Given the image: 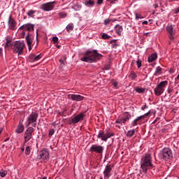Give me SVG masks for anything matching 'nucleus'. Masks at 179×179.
<instances>
[{"label":"nucleus","instance_id":"obj_26","mask_svg":"<svg viewBox=\"0 0 179 179\" xmlns=\"http://www.w3.org/2000/svg\"><path fill=\"white\" fill-rule=\"evenodd\" d=\"M36 13H37V10H29L27 11V15L29 17L34 18V15H36Z\"/></svg>","mask_w":179,"mask_h":179},{"label":"nucleus","instance_id":"obj_47","mask_svg":"<svg viewBox=\"0 0 179 179\" xmlns=\"http://www.w3.org/2000/svg\"><path fill=\"white\" fill-rule=\"evenodd\" d=\"M179 13V7L178 8H176L174 10V13L177 14Z\"/></svg>","mask_w":179,"mask_h":179},{"label":"nucleus","instance_id":"obj_7","mask_svg":"<svg viewBox=\"0 0 179 179\" xmlns=\"http://www.w3.org/2000/svg\"><path fill=\"white\" fill-rule=\"evenodd\" d=\"M24 46L25 45L23 42L17 41L13 44V52L18 55H22V54H23V48H24Z\"/></svg>","mask_w":179,"mask_h":179},{"label":"nucleus","instance_id":"obj_17","mask_svg":"<svg viewBox=\"0 0 179 179\" xmlns=\"http://www.w3.org/2000/svg\"><path fill=\"white\" fill-rule=\"evenodd\" d=\"M34 37L33 35L30 34H27L25 40L27 41V44L28 45V50L29 51H31V48L33 47V40H34Z\"/></svg>","mask_w":179,"mask_h":179},{"label":"nucleus","instance_id":"obj_3","mask_svg":"<svg viewBox=\"0 0 179 179\" xmlns=\"http://www.w3.org/2000/svg\"><path fill=\"white\" fill-rule=\"evenodd\" d=\"M115 135V134L110 131V129H106V131H99L96 137L98 138V139H101V141H103V142H107V141H108L110 138L114 136Z\"/></svg>","mask_w":179,"mask_h":179},{"label":"nucleus","instance_id":"obj_42","mask_svg":"<svg viewBox=\"0 0 179 179\" xmlns=\"http://www.w3.org/2000/svg\"><path fill=\"white\" fill-rule=\"evenodd\" d=\"M136 19L138 20V19H143V17L141 16V15L136 14Z\"/></svg>","mask_w":179,"mask_h":179},{"label":"nucleus","instance_id":"obj_18","mask_svg":"<svg viewBox=\"0 0 179 179\" xmlns=\"http://www.w3.org/2000/svg\"><path fill=\"white\" fill-rule=\"evenodd\" d=\"M84 119L85 113H81L73 117L71 120V122L72 124H78V122H79L80 121H83Z\"/></svg>","mask_w":179,"mask_h":179},{"label":"nucleus","instance_id":"obj_16","mask_svg":"<svg viewBox=\"0 0 179 179\" xmlns=\"http://www.w3.org/2000/svg\"><path fill=\"white\" fill-rule=\"evenodd\" d=\"M8 29L10 30H15L16 29V20L12 17V15H9L8 20Z\"/></svg>","mask_w":179,"mask_h":179},{"label":"nucleus","instance_id":"obj_56","mask_svg":"<svg viewBox=\"0 0 179 179\" xmlns=\"http://www.w3.org/2000/svg\"><path fill=\"white\" fill-rule=\"evenodd\" d=\"M57 48H61V45H57Z\"/></svg>","mask_w":179,"mask_h":179},{"label":"nucleus","instance_id":"obj_51","mask_svg":"<svg viewBox=\"0 0 179 179\" xmlns=\"http://www.w3.org/2000/svg\"><path fill=\"white\" fill-rule=\"evenodd\" d=\"M2 131H3V128L1 127L0 128V135H1V134H2Z\"/></svg>","mask_w":179,"mask_h":179},{"label":"nucleus","instance_id":"obj_60","mask_svg":"<svg viewBox=\"0 0 179 179\" xmlns=\"http://www.w3.org/2000/svg\"><path fill=\"white\" fill-rule=\"evenodd\" d=\"M59 61H60V62H62H62H64V61H62V59H60Z\"/></svg>","mask_w":179,"mask_h":179},{"label":"nucleus","instance_id":"obj_33","mask_svg":"<svg viewBox=\"0 0 179 179\" xmlns=\"http://www.w3.org/2000/svg\"><path fill=\"white\" fill-rule=\"evenodd\" d=\"M101 37L103 40H108V38H111V36L110 35H108L106 33H103Z\"/></svg>","mask_w":179,"mask_h":179},{"label":"nucleus","instance_id":"obj_39","mask_svg":"<svg viewBox=\"0 0 179 179\" xmlns=\"http://www.w3.org/2000/svg\"><path fill=\"white\" fill-rule=\"evenodd\" d=\"M58 15L62 19H64V17H66V13H59Z\"/></svg>","mask_w":179,"mask_h":179},{"label":"nucleus","instance_id":"obj_35","mask_svg":"<svg viewBox=\"0 0 179 179\" xmlns=\"http://www.w3.org/2000/svg\"><path fill=\"white\" fill-rule=\"evenodd\" d=\"M54 134H55V129H51L49 131V133H48V136H49V138H51V136H52V135H54Z\"/></svg>","mask_w":179,"mask_h":179},{"label":"nucleus","instance_id":"obj_59","mask_svg":"<svg viewBox=\"0 0 179 179\" xmlns=\"http://www.w3.org/2000/svg\"><path fill=\"white\" fill-rule=\"evenodd\" d=\"M42 179H47V177L44 176Z\"/></svg>","mask_w":179,"mask_h":179},{"label":"nucleus","instance_id":"obj_52","mask_svg":"<svg viewBox=\"0 0 179 179\" xmlns=\"http://www.w3.org/2000/svg\"><path fill=\"white\" fill-rule=\"evenodd\" d=\"M115 123L116 124H121V122H120V120H116Z\"/></svg>","mask_w":179,"mask_h":179},{"label":"nucleus","instance_id":"obj_50","mask_svg":"<svg viewBox=\"0 0 179 179\" xmlns=\"http://www.w3.org/2000/svg\"><path fill=\"white\" fill-rule=\"evenodd\" d=\"M159 120V117H157L155 120H154V122H152V124H156V122H157V120Z\"/></svg>","mask_w":179,"mask_h":179},{"label":"nucleus","instance_id":"obj_62","mask_svg":"<svg viewBox=\"0 0 179 179\" xmlns=\"http://www.w3.org/2000/svg\"><path fill=\"white\" fill-rule=\"evenodd\" d=\"M107 1H117V0H107Z\"/></svg>","mask_w":179,"mask_h":179},{"label":"nucleus","instance_id":"obj_30","mask_svg":"<svg viewBox=\"0 0 179 179\" xmlns=\"http://www.w3.org/2000/svg\"><path fill=\"white\" fill-rule=\"evenodd\" d=\"M138 75H136V73H135V71H131L129 78H130V79H131V80H134V79H136Z\"/></svg>","mask_w":179,"mask_h":179},{"label":"nucleus","instance_id":"obj_57","mask_svg":"<svg viewBox=\"0 0 179 179\" xmlns=\"http://www.w3.org/2000/svg\"><path fill=\"white\" fill-rule=\"evenodd\" d=\"M1 24H3V27H5V22H1Z\"/></svg>","mask_w":179,"mask_h":179},{"label":"nucleus","instance_id":"obj_12","mask_svg":"<svg viewBox=\"0 0 179 179\" xmlns=\"http://www.w3.org/2000/svg\"><path fill=\"white\" fill-rule=\"evenodd\" d=\"M90 152L97 153L98 155H103L104 152V146L99 144H94L90 148Z\"/></svg>","mask_w":179,"mask_h":179},{"label":"nucleus","instance_id":"obj_48","mask_svg":"<svg viewBox=\"0 0 179 179\" xmlns=\"http://www.w3.org/2000/svg\"><path fill=\"white\" fill-rule=\"evenodd\" d=\"M113 86L114 87H117V86H118V83H113Z\"/></svg>","mask_w":179,"mask_h":179},{"label":"nucleus","instance_id":"obj_63","mask_svg":"<svg viewBox=\"0 0 179 179\" xmlns=\"http://www.w3.org/2000/svg\"><path fill=\"white\" fill-rule=\"evenodd\" d=\"M36 38H38V35H36Z\"/></svg>","mask_w":179,"mask_h":179},{"label":"nucleus","instance_id":"obj_14","mask_svg":"<svg viewBox=\"0 0 179 179\" xmlns=\"http://www.w3.org/2000/svg\"><path fill=\"white\" fill-rule=\"evenodd\" d=\"M19 30H23V34H24V31H33L34 30V24L31 23L24 24L19 28Z\"/></svg>","mask_w":179,"mask_h":179},{"label":"nucleus","instance_id":"obj_27","mask_svg":"<svg viewBox=\"0 0 179 179\" xmlns=\"http://www.w3.org/2000/svg\"><path fill=\"white\" fill-rule=\"evenodd\" d=\"M162 71H163V69L160 66H157L154 73L155 76H159V75H162Z\"/></svg>","mask_w":179,"mask_h":179},{"label":"nucleus","instance_id":"obj_1","mask_svg":"<svg viewBox=\"0 0 179 179\" xmlns=\"http://www.w3.org/2000/svg\"><path fill=\"white\" fill-rule=\"evenodd\" d=\"M103 57V55L97 52V50H88L85 52L84 57L81 58L83 62H88L89 64H93L96 62L99 58Z\"/></svg>","mask_w":179,"mask_h":179},{"label":"nucleus","instance_id":"obj_9","mask_svg":"<svg viewBox=\"0 0 179 179\" xmlns=\"http://www.w3.org/2000/svg\"><path fill=\"white\" fill-rule=\"evenodd\" d=\"M176 25L174 24H169L166 27V30L167 31L168 34H169V38L171 40V41H174V40L176 39V37H174V36H176Z\"/></svg>","mask_w":179,"mask_h":179},{"label":"nucleus","instance_id":"obj_36","mask_svg":"<svg viewBox=\"0 0 179 179\" xmlns=\"http://www.w3.org/2000/svg\"><path fill=\"white\" fill-rule=\"evenodd\" d=\"M6 174H8V171H6L1 170L0 171V177L3 178L6 176Z\"/></svg>","mask_w":179,"mask_h":179},{"label":"nucleus","instance_id":"obj_31","mask_svg":"<svg viewBox=\"0 0 179 179\" xmlns=\"http://www.w3.org/2000/svg\"><path fill=\"white\" fill-rule=\"evenodd\" d=\"M68 33H70V31H72L73 30V24L71 23L69 24L66 27Z\"/></svg>","mask_w":179,"mask_h":179},{"label":"nucleus","instance_id":"obj_29","mask_svg":"<svg viewBox=\"0 0 179 179\" xmlns=\"http://www.w3.org/2000/svg\"><path fill=\"white\" fill-rule=\"evenodd\" d=\"M135 135V129L127 131V136L128 138H132Z\"/></svg>","mask_w":179,"mask_h":179},{"label":"nucleus","instance_id":"obj_38","mask_svg":"<svg viewBox=\"0 0 179 179\" xmlns=\"http://www.w3.org/2000/svg\"><path fill=\"white\" fill-rule=\"evenodd\" d=\"M52 41H53L54 44H58V37L57 36H53Z\"/></svg>","mask_w":179,"mask_h":179},{"label":"nucleus","instance_id":"obj_19","mask_svg":"<svg viewBox=\"0 0 179 179\" xmlns=\"http://www.w3.org/2000/svg\"><path fill=\"white\" fill-rule=\"evenodd\" d=\"M131 115L128 113V112L124 113V117L120 120V124L125 125V122H127V121H129Z\"/></svg>","mask_w":179,"mask_h":179},{"label":"nucleus","instance_id":"obj_55","mask_svg":"<svg viewBox=\"0 0 179 179\" xmlns=\"http://www.w3.org/2000/svg\"><path fill=\"white\" fill-rule=\"evenodd\" d=\"M168 93H169V94H171V90H168Z\"/></svg>","mask_w":179,"mask_h":179},{"label":"nucleus","instance_id":"obj_24","mask_svg":"<svg viewBox=\"0 0 179 179\" xmlns=\"http://www.w3.org/2000/svg\"><path fill=\"white\" fill-rule=\"evenodd\" d=\"M156 59H157V53H152L148 57V61L150 63L156 61Z\"/></svg>","mask_w":179,"mask_h":179},{"label":"nucleus","instance_id":"obj_11","mask_svg":"<svg viewBox=\"0 0 179 179\" xmlns=\"http://www.w3.org/2000/svg\"><path fill=\"white\" fill-rule=\"evenodd\" d=\"M33 132H34V128L33 127L27 129L24 134V143H27L33 138Z\"/></svg>","mask_w":179,"mask_h":179},{"label":"nucleus","instance_id":"obj_61","mask_svg":"<svg viewBox=\"0 0 179 179\" xmlns=\"http://www.w3.org/2000/svg\"><path fill=\"white\" fill-rule=\"evenodd\" d=\"M176 94H178V91H177V92H176Z\"/></svg>","mask_w":179,"mask_h":179},{"label":"nucleus","instance_id":"obj_45","mask_svg":"<svg viewBox=\"0 0 179 179\" xmlns=\"http://www.w3.org/2000/svg\"><path fill=\"white\" fill-rule=\"evenodd\" d=\"M117 47H118V44H117V43H114V44H113V45H111V48H117Z\"/></svg>","mask_w":179,"mask_h":179},{"label":"nucleus","instance_id":"obj_22","mask_svg":"<svg viewBox=\"0 0 179 179\" xmlns=\"http://www.w3.org/2000/svg\"><path fill=\"white\" fill-rule=\"evenodd\" d=\"M124 31V28L122 27V25L116 24L115 26V34L118 36H122V31Z\"/></svg>","mask_w":179,"mask_h":179},{"label":"nucleus","instance_id":"obj_5","mask_svg":"<svg viewBox=\"0 0 179 179\" xmlns=\"http://www.w3.org/2000/svg\"><path fill=\"white\" fill-rule=\"evenodd\" d=\"M167 85H169V81L167 80L160 82L154 89L155 96H162V94L164 93V90L166 89V86H167Z\"/></svg>","mask_w":179,"mask_h":179},{"label":"nucleus","instance_id":"obj_21","mask_svg":"<svg viewBox=\"0 0 179 179\" xmlns=\"http://www.w3.org/2000/svg\"><path fill=\"white\" fill-rule=\"evenodd\" d=\"M71 99L73 101H82L83 100H85V96L79 94H71Z\"/></svg>","mask_w":179,"mask_h":179},{"label":"nucleus","instance_id":"obj_32","mask_svg":"<svg viewBox=\"0 0 179 179\" xmlns=\"http://www.w3.org/2000/svg\"><path fill=\"white\" fill-rule=\"evenodd\" d=\"M73 9H74V10H80L82 9V6L79 4H75L73 6Z\"/></svg>","mask_w":179,"mask_h":179},{"label":"nucleus","instance_id":"obj_54","mask_svg":"<svg viewBox=\"0 0 179 179\" xmlns=\"http://www.w3.org/2000/svg\"><path fill=\"white\" fill-rule=\"evenodd\" d=\"M2 55V50L0 48V57Z\"/></svg>","mask_w":179,"mask_h":179},{"label":"nucleus","instance_id":"obj_46","mask_svg":"<svg viewBox=\"0 0 179 179\" xmlns=\"http://www.w3.org/2000/svg\"><path fill=\"white\" fill-rule=\"evenodd\" d=\"M103 1H104V0H98V1H97V4H98V5H101V4L103 3Z\"/></svg>","mask_w":179,"mask_h":179},{"label":"nucleus","instance_id":"obj_34","mask_svg":"<svg viewBox=\"0 0 179 179\" xmlns=\"http://www.w3.org/2000/svg\"><path fill=\"white\" fill-rule=\"evenodd\" d=\"M30 153H31L30 145H28L25 148V155H27V156H29L30 155Z\"/></svg>","mask_w":179,"mask_h":179},{"label":"nucleus","instance_id":"obj_25","mask_svg":"<svg viewBox=\"0 0 179 179\" xmlns=\"http://www.w3.org/2000/svg\"><path fill=\"white\" fill-rule=\"evenodd\" d=\"M85 6H88V8H92L94 5V1L93 0H88L85 1Z\"/></svg>","mask_w":179,"mask_h":179},{"label":"nucleus","instance_id":"obj_44","mask_svg":"<svg viewBox=\"0 0 179 179\" xmlns=\"http://www.w3.org/2000/svg\"><path fill=\"white\" fill-rule=\"evenodd\" d=\"M110 22H111L109 19H106L104 20V24H108V23H110Z\"/></svg>","mask_w":179,"mask_h":179},{"label":"nucleus","instance_id":"obj_41","mask_svg":"<svg viewBox=\"0 0 179 179\" xmlns=\"http://www.w3.org/2000/svg\"><path fill=\"white\" fill-rule=\"evenodd\" d=\"M148 108H149V106L146 103H145L144 106H141V110H143V111H145V110H146Z\"/></svg>","mask_w":179,"mask_h":179},{"label":"nucleus","instance_id":"obj_10","mask_svg":"<svg viewBox=\"0 0 179 179\" xmlns=\"http://www.w3.org/2000/svg\"><path fill=\"white\" fill-rule=\"evenodd\" d=\"M150 110H149L148 113H145L144 115H142L141 116L137 117L131 124V127H136V125H141L142 124V120H145L146 117H148V115H150Z\"/></svg>","mask_w":179,"mask_h":179},{"label":"nucleus","instance_id":"obj_58","mask_svg":"<svg viewBox=\"0 0 179 179\" xmlns=\"http://www.w3.org/2000/svg\"><path fill=\"white\" fill-rule=\"evenodd\" d=\"M8 141H9V138H6V139L5 140V142H8Z\"/></svg>","mask_w":179,"mask_h":179},{"label":"nucleus","instance_id":"obj_49","mask_svg":"<svg viewBox=\"0 0 179 179\" xmlns=\"http://www.w3.org/2000/svg\"><path fill=\"white\" fill-rule=\"evenodd\" d=\"M148 23H149V22H148V21H143L142 22V24H148Z\"/></svg>","mask_w":179,"mask_h":179},{"label":"nucleus","instance_id":"obj_23","mask_svg":"<svg viewBox=\"0 0 179 179\" xmlns=\"http://www.w3.org/2000/svg\"><path fill=\"white\" fill-rule=\"evenodd\" d=\"M29 58L32 61V62H36L41 59V56H40V55L36 56L34 54H31L29 55Z\"/></svg>","mask_w":179,"mask_h":179},{"label":"nucleus","instance_id":"obj_13","mask_svg":"<svg viewBox=\"0 0 179 179\" xmlns=\"http://www.w3.org/2000/svg\"><path fill=\"white\" fill-rule=\"evenodd\" d=\"M104 179H110V177L113 176V165L107 164L103 172Z\"/></svg>","mask_w":179,"mask_h":179},{"label":"nucleus","instance_id":"obj_4","mask_svg":"<svg viewBox=\"0 0 179 179\" xmlns=\"http://www.w3.org/2000/svg\"><path fill=\"white\" fill-rule=\"evenodd\" d=\"M38 119V113L37 112L31 113L29 116L27 117V121L25 122V126L29 127L32 126V128L36 127L37 125V120Z\"/></svg>","mask_w":179,"mask_h":179},{"label":"nucleus","instance_id":"obj_40","mask_svg":"<svg viewBox=\"0 0 179 179\" xmlns=\"http://www.w3.org/2000/svg\"><path fill=\"white\" fill-rule=\"evenodd\" d=\"M6 45H12V43H10V39H8V36L6 37Z\"/></svg>","mask_w":179,"mask_h":179},{"label":"nucleus","instance_id":"obj_53","mask_svg":"<svg viewBox=\"0 0 179 179\" xmlns=\"http://www.w3.org/2000/svg\"><path fill=\"white\" fill-rule=\"evenodd\" d=\"M22 152H24V146L21 148Z\"/></svg>","mask_w":179,"mask_h":179},{"label":"nucleus","instance_id":"obj_15","mask_svg":"<svg viewBox=\"0 0 179 179\" xmlns=\"http://www.w3.org/2000/svg\"><path fill=\"white\" fill-rule=\"evenodd\" d=\"M39 156L41 159H42V160H44L45 162L50 160V152H48V150L47 149L42 150L40 152Z\"/></svg>","mask_w":179,"mask_h":179},{"label":"nucleus","instance_id":"obj_20","mask_svg":"<svg viewBox=\"0 0 179 179\" xmlns=\"http://www.w3.org/2000/svg\"><path fill=\"white\" fill-rule=\"evenodd\" d=\"M24 131V125L23 124V120H20L19 124L15 129L16 134H22Z\"/></svg>","mask_w":179,"mask_h":179},{"label":"nucleus","instance_id":"obj_37","mask_svg":"<svg viewBox=\"0 0 179 179\" xmlns=\"http://www.w3.org/2000/svg\"><path fill=\"white\" fill-rule=\"evenodd\" d=\"M136 65H137V68H141V66H142V61L138 59L136 61Z\"/></svg>","mask_w":179,"mask_h":179},{"label":"nucleus","instance_id":"obj_6","mask_svg":"<svg viewBox=\"0 0 179 179\" xmlns=\"http://www.w3.org/2000/svg\"><path fill=\"white\" fill-rule=\"evenodd\" d=\"M159 157L163 160H169L173 157V151L169 148H164L159 153Z\"/></svg>","mask_w":179,"mask_h":179},{"label":"nucleus","instance_id":"obj_8","mask_svg":"<svg viewBox=\"0 0 179 179\" xmlns=\"http://www.w3.org/2000/svg\"><path fill=\"white\" fill-rule=\"evenodd\" d=\"M55 8V1H50L45 3H42L40 6V9L43 10L44 12H51V10H54Z\"/></svg>","mask_w":179,"mask_h":179},{"label":"nucleus","instance_id":"obj_2","mask_svg":"<svg viewBox=\"0 0 179 179\" xmlns=\"http://www.w3.org/2000/svg\"><path fill=\"white\" fill-rule=\"evenodd\" d=\"M141 167L143 173H148V169H153V164H152V157L150 154H146L144 157L141 159Z\"/></svg>","mask_w":179,"mask_h":179},{"label":"nucleus","instance_id":"obj_43","mask_svg":"<svg viewBox=\"0 0 179 179\" xmlns=\"http://www.w3.org/2000/svg\"><path fill=\"white\" fill-rule=\"evenodd\" d=\"M117 41V39H113L110 41V44H115Z\"/></svg>","mask_w":179,"mask_h":179},{"label":"nucleus","instance_id":"obj_28","mask_svg":"<svg viewBox=\"0 0 179 179\" xmlns=\"http://www.w3.org/2000/svg\"><path fill=\"white\" fill-rule=\"evenodd\" d=\"M135 92H136V93H145V92H146V88H142L140 87H136L135 88Z\"/></svg>","mask_w":179,"mask_h":179}]
</instances>
